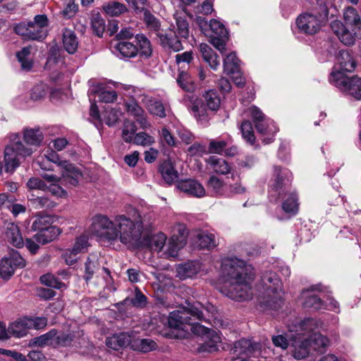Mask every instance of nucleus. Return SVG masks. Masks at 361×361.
Segmentation results:
<instances>
[{"mask_svg": "<svg viewBox=\"0 0 361 361\" xmlns=\"http://www.w3.org/2000/svg\"><path fill=\"white\" fill-rule=\"evenodd\" d=\"M343 17L345 23L351 27L352 32L355 37L360 39L361 19L357 10L353 7L346 8L343 13Z\"/></svg>", "mask_w": 361, "mask_h": 361, "instance_id": "obj_21", "label": "nucleus"}, {"mask_svg": "<svg viewBox=\"0 0 361 361\" xmlns=\"http://www.w3.org/2000/svg\"><path fill=\"white\" fill-rule=\"evenodd\" d=\"M61 229L54 226L37 232L33 235V238L38 243L44 245L54 240L61 234Z\"/></svg>", "mask_w": 361, "mask_h": 361, "instance_id": "obj_27", "label": "nucleus"}, {"mask_svg": "<svg viewBox=\"0 0 361 361\" xmlns=\"http://www.w3.org/2000/svg\"><path fill=\"white\" fill-rule=\"evenodd\" d=\"M130 340L131 338L128 334L120 333L108 337L106 340V345L113 350H118L121 348L130 345Z\"/></svg>", "mask_w": 361, "mask_h": 361, "instance_id": "obj_26", "label": "nucleus"}, {"mask_svg": "<svg viewBox=\"0 0 361 361\" xmlns=\"http://www.w3.org/2000/svg\"><path fill=\"white\" fill-rule=\"evenodd\" d=\"M63 45H78L75 33L71 29L65 28L62 34Z\"/></svg>", "mask_w": 361, "mask_h": 361, "instance_id": "obj_59", "label": "nucleus"}, {"mask_svg": "<svg viewBox=\"0 0 361 361\" xmlns=\"http://www.w3.org/2000/svg\"><path fill=\"white\" fill-rule=\"evenodd\" d=\"M227 146V142L224 140H212L209 142L208 150L210 153L221 154Z\"/></svg>", "mask_w": 361, "mask_h": 361, "instance_id": "obj_62", "label": "nucleus"}, {"mask_svg": "<svg viewBox=\"0 0 361 361\" xmlns=\"http://www.w3.org/2000/svg\"><path fill=\"white\" fill-rule=\"evenodd\" d=\"M290 331H295V334L292 336L293 357L298 360L306 357L311 350L307 331H301L299 324L295 326V329H290Z\"/></svg>", "mask_w": 361, "mask_h": 361, "instance_id": "obj_12", "label": "nucleus"}, {"mask_svg": "<svg viewBox=\"0 0 361 361\" xmlns=\"http://www.w3.org/2000/svg\"><path fill=\"white\" fill-rule=\"evenodd\" d=\"M6 236L8 241L14 247H22L24 245L23 237L20 233L18 226L13 224L9 223L6 227Z\"/></svg>", "mask_w": 361, "mask_h": 361, "instance_id": "obj_30", "label": "nucleus"}, {"mask_svg": "<svg viewBox=\"0 0 361 361\" xmlns=\"http://www.w3.org/2000/svg\"><path fill=\"white\" fill-rule=\"evenodd\" d=\"M99 100L104 103H111L116 100L117 93L114 90H99L98 92Z\"/></svg>", "mask_w": 361, "mask_h": 361, "instance_id": "obj_60", "label": "nucleus"}, {"mask_svg": "<svg viewBox=\"0 0 361 361\" xmlns=\"http://www.w3.org/2000/svg\"><path fill=\"white\" fill-rule=\"evenodd\" d=\"M221 338L218 332L204 327V352H214L219 349Z\"/></svg>", "mask_w": 361, "mask_h": 361, "instance_id": "obj_28", "label": "nucleus"}, {"mask_svg": "<svg viewBox=\"0 0 361 361\" xmlns=\"http://www.w3.org/2000/svg\"><path fill=\"white\" fill-rule=\"evenodd\" d=\"M105 13L109 16H119L128 11L126 6L122 3L111 1L102 6Z\"/></svg>", "mask_w": 361, "mask_h": 361, "instance_id": "obj_37", "label": "nucleus"}, {"mask_svg": "<svg viewBox=\"0 0 361 361\" xmlns=\"http://www.w3.org/2000/svg\"><path fill=\"white\" fill-rule=\"evenodd\" d=\"M49 20L45 14L36 15L33 21L22 22L15 27V32L25 40L41 41L47 35Z\"/></svg>", "mask_w": 361, "mask_h": 361, "instance_id": "obj_5", "label": "nucleus"}, {"mask_svg": "<svg viewBox=\"0 0 361 361\" xmlns=\"http://www.w3.org/2000/svg\"><path fill=\"white\" fill-rule=\"evenodd\" d=\"M81 334L78 332L61 333L54 337V345L59 347H67L73 345L77 343V338L80 337Z\"/></svg>", "mask_w": 361, "mask_h": 361, "instance_id": "obj_31", "label": "nucleus"}, {"mask_svg": "<svg viewBox=\"0 0 361 361\" xmlns=\"http://www.w3.org/2000/svg\"><path fill=\"white\" fill-rule=\"evenodd\" d=\"M147 301V298L144 295L140 290L136 289L135 296L130 299L127 298L125 300L126 304H128V302H130L135 307H143L145 305Z\"/></svg>", "mask_w": 361, "mask_h": 361, "instance_id": "obj_61", "label": "nucleus"}, {"mask_svg": "<svg viewBox=\"0 0 361 361\" xmlns=\"http://www.w3.org/2000/svg\"><path fill=\"white\" fill-rule=\"evenodd\" d=\"M261 348L262 345L259 343L243 338L235 343L233 350L236 356L244 355L249 357H256L261 354Z\"/></svg>", "mask_w": 361, "mask_h": 361, "instance_id": "obj_18", "label": "nucleus"}, {"mask_svg": "<svg viewBox=\"0 0 361 361\" xmlns=\"http://www.w3.org/2000/svg\"><path fill=\"white\" fill-rule=\"evenodd\" d=\"M329 81L342 92L361 100V78L358 76L348 77L345 73L331 72Z\"/></svg>", "mask_w": 361, "mask_h": 361, "instance_id": "obj_7", "label": "nucleus"}, {"mask_svg": "<svg viewBox=\"0 0 361 361\" xmlns=\"http://www.w3.org/2000/svg\"><path fill=\"white\" fill-rule=\"evenodd\" d=\"M130 347L134 350L146 353L156 350L158 345L151 338H136L130 340Z\"/></svg>", "mask_w": 361, "mask_h": 361, "instance_id": "obj_32", "label": "nucleus"}, {"mask_svg": "<svg viewBox=\"0 0 361 361\" xmlns=\"http://www.w3.org/2000/svg\"><path fill=\"white\" fill-rule=\"evenodd\" d=\"M91 221V232L102 240L112 243L119 239L128 247L140 244L143 225L139 214L133 220L125 215H117L111 220L106 215L97 214Z\"/></svg>", "mask_w": 361, "mask_h": 361, "instance_id": "obj_1", "label": "nucleus"}, {"mask_svg": "<svg viewBox=\"0 0 361 361\" xmlns=\"http://www.w3.org/2000/svg\"><path fill=\"white\" fill-rule=\"evenodd\" d=\"M27 187L29 190H39L46 191L48 189L47 185L44 181L39 178H30L27 182Z\"/></svg>", "mask_w": 361, "mask_h": 361, "instance_id": "obj_58", "label": "nucleus"}, {"mask_svg": "<svg viewBox=\"0 0 361 361\" xmlns=\"http://www.w3.org/2000/svg\"><path fill=\"white\" fill-rule=\"evenodd\" d=\"M32 155L30 147H25L20 140L13 141L5 147L4 152V171L13 173L21 164V159H25Z\"/></svg>", "mask_w": 361, "mask_h": 361, "instance_id": "obj_6", "label": "nucleus"}, {"mask_svg": "<svg viewBox=\"0 0 361 361\" xmlns=\"http://www.w3.org/2000/svg\"><path fill=\"white\" fill-rule=\"evenodd\" d=\"M210 168L216 173L227 174L231 171L229 164L224 159L216 156H212L207 160Z\"/></svg>", "mask_w": 361, "mask_h": 361, "instance_id": "obj_36", "label": "nucleus"}, {"mask_svg": "<svg viewBox=\"0 0 361 361\" xmlns=\"http://www.w3.org/2000/svg\"><path fill=\"white\" fill-rule=\"evenodd\" d=\"M240 130L243 138L250 145H253L255 141V136L252 123L249 121H244L240 126Z\"/></svg>", "mask_w": 361, "mask_h": 361, "instance_id": "obj_53", "label": "nucleus"}, {"mask_svg": "<svg viewBox=\"0 0 361 361\" xmlns=\"http://www.w3.org/2000/svg\"><path fill=\"white\" fill-rule=\"evenodd\" d=\"M136 13H144V21L147 26L154 30H159L160 27L159 21L155 18L149 10L145 9L143 7L135 6Z\"/></svg>", "mask_w": 361, "mask_h": 361, "instance_id": "obj_43", "label": "nucleus"}, {"mask_svg": "<svg viewBox=\"0 0 361 361\" xmlns=\"http://www.w3.org/2000/svg\"><path fill=\"white\" fill-rule=\"evenodd\" d=\"M44 158L49 161L56 164L62 169L63 178L70 185L73 186L78 185L80 178L82 177V173L76 166L66 160H61L59 154L52 149H48L46 152Z\"/></svg>", "mask_w": 361, "mask_h": 361, "instance_id": "obj_9", "label": "nucleus"}, {"mask_svg": "<svg viewBox=\"0 0 361 361\" xmlns=\"http://www.w3.org/2000/svg\"><path fill=\"white\" fill-rule=\"evenodd\" d=\"M111 52L121 59H126L137 56V47H110Z\"/></svg>", "mask_w": 361, "mask_h": 361, "instance_id": "obj_39", "label": "nucleus"}, {"mask_svg": "<svg viewBox=\"0 0 361 361\" xmlns=\"http://www.w3.org/2000/svg\"><path fill=\"white\" fill-rule=\"evenodd\" d=\"M331 28L343 45H353L357 39L353 32H350L340 20H333Z\"/></svg>", "mask_w": 361, "mask_h": 361, "instance_id": "obj_20", "label": "nucleus"}, {"mask_svg": "<svg viewBox=\"0 0 361 361\" xmlns=\"http://www.w3.org/2000/svg\"><path fill=\"white\" fill-rule=\"evenodd\" d=\"M292 174L290 171L279 166L273 168L270 181V194L276 200L283 197L290 191Z\"/></svg>", "mask_w": 361, "mask_h": 361, "instance_id": "obj_8", "label": "nucleus"}, {"mask_svg": "<svg viewBox=\"0 0 361 361\" xmlns=\"http://www.w3.org/2000/svg\"><path fill=\"white\" fill-rule=\"evenodd\" d=\"M163 180L169 185L176 182L178 178V171L170 161H164L159 167Z\"/></svg>", "mask_w": 361, "mask_h": 361, "instance_id": "obj_29", "label": "nucleus"}, {"mask_svg": "<svg viewBox=\"0 0 361 361\" xmlns=\"http://www.w3.org/2000/svg\"><path fill=\"white\" fill-rule=\"evenodd\" d=\"M219 244V240L214 231H204V250L209 251L215 249Z\"/></svg>", "mask_w": 361, "mask_h": 361, "instance_id": "obj_54", "label": "nucleus"}, {"mask_svg": "<svg viewBox=\"0 0 361 361\" xmlns=\"http://www.w3.org/2000/svg\"><path fill=\"white\" fill-rule=\"evenodd\" d=\"M29 329H42L47 325V318L44 317L26 318Z\"/></svg>", "mask_w": 361, "mask_h": 361, "instance_id": "obj_64", "label": "nucleus"}, {"mask_svg": "<svg viewBox=\"0 0 361 361\" xmlns=\"http://www.w3.org/2000/svg\"><path fill=\"white\" fill-rule=\"evenodd\" d=\"M174 16L179 36L183 38H187L189 35V24L186 15L184 13H176Z\"/></svg>", "mask_w": 361, "mask_h": 361, "instance_id": "obj_42", "label": "nucleus"}, {"mask_svg": "<svg viewBox=\"0 0 361 361\" xmlns=\"http://www.w3.org/2000/svg\"><path fill=\"white\" fill-rule=\"evenodd\" d=\"M240 61L235 52L227 54L224 59V71L227 75H231L234 71L240 70Z\"/></svg>", "mask_w": 361, "mask_h": 361, "instance_id": "obj_38", "label": "nucleus"}, {"mask_svg": "<svg viewBox=\"0 0 361 361\" xmlns=\"http://www.w3.org/2000/svg\"><path fill=\"white\" fill-rule=\"evenodd\" d=\"M132 142L137 145L148 146L154 142V138L152 136L142 132L138 133L135 135Z\"/></svg>", "mask_w": 361, "mask_h": 361, "instance_id": "obj_56", "label": "nucleus"}, {"mask_svg": "<svg viewBox=\"0 0 361 361\" xmlns=\"http://www.w3.org/2000/svg\"><path fill=\"white\" fill-rule=\"evenodd\" d=\"M51 224L52 219L50 216H37L32 224L31 228L33 231L39 232L49 227H53L54 226H51Z\"/></svg>", "mask_w": 361, "mask_h": 361, "instance_id": "obj_47", "label": "nucleus"}, {"mask_svg": "<svg viewBox=\"0 0 361 361\" xmlns=\"http://www.w3.org/2000/svg\"><path fill=\"white\" fill-rule=\"evenodd\" d=\"M264 296L262 301L266 306L277 310L283 304L282 283L275 272L267 271L261 278Z\"/></svg>", "mask_w": 361, "mask_h": 361, "instance_id": "obj_4", "label": "nucleus"}, {"mask_svg": "<svg viewBox=\"0 0 361 361\" xmlns=\"http://www.w3.org/2000/svg\"><path fill=\"white\" fill-rule=\"evenodd\" d=\"M317 327V323L313 319H305L299 324L300 330L307 331L310 349L318 353H323L326 351L329 341L321 334L313 332Z\"/></svg>", "mask_w": 361, "mask_h": 361, "instance_id": "obj_10", "label": "nucleus"}, {"mask_svg": "<svg viewBox=\"0 0 361 361\" xmlns=\"http://www.w3.org/2000/svg\"><path fill=\"white\" fill-rule=\"evenodd\" d=\"M202 312L197 308H180L170 313L168 322L171 328L181 330V336L195 335L202 336L203 326L202 324Z\"/></svg>", "mask_w": 361, "mask_h": 361, "instance_id": "obj_3", "label": "nucleus"}, {"mask_svg": "<svg viewBox=\"0 0 361 361\" xmlns=\"http://www.w3.org/2000/svg\"><path fill=\"white\" fill-rule=\"evenodd\" d=\"M137 131L136 125L133 121L126 120L122 129V138L126 142H132Z\"/></svg>", "mask_w": 361, "mask_h": 361, "instance_id": "obj_48", "label": "nucleus"}, {"mask_svg": "<svg viewBox=\"0 0 361 361\" xmlns=\"http://www.w3.org/2000/svg\"><path fill=\"white\" fill-rule=\"evenodd\" d=\"M286 195L288 197L283 202V209L287 213L295 214L298 210L297 195L290 191Z\"/></svg>", "mask_w": 361, "mask_h": 361, "instance_id": "obj_52", "label": "nucleus"}, {"mask_svg": "<svg viewBox=\"0 0 361 361\" xmlns=\"http://www.w3.org/2000/svg\"><path fill=\"white\" fill-rule=\"evenodd\" d=\"M77 48L78 47H51L49 52L45 68L49 70L54 68L56 66L62 65L66 53L73 54L76 53Z\"/></svg>", "mask_w": 361, "mask_h": 361, "instance_id": "obj_17", "label": "nucleus"}, {"mask_svg": "<svg viewBox=\"0 0 361 361\" xmlns=\"http://www.w3.org/2000/svg\"><path fill=\"white\" fill-rule=\"evenodd\" d=\"M296 25L300 32L307 35H314L320 30L322 21L317 16L306 13L298 17Z\"/></svg>", "mask_w": 361, "mask_h": 361, "instance_id": "obj_16", "label": "nucleus"}, {"mask_svg": "<svg viewBox=\"0 0 361 361\" xmlns=\"http://www.w3.org/2000/svg\"><path fill=\"white\" fill-rule=\"evenodd\" d=\"M184 243L177 235H173L168 243L167 250L163 253L166 258L175 257L178 255V250L183 247Z\"/></svg>", "mask_w": 361, "mask_h": 361, "instance_id": "obj_40", "label": "nucleus"}, {"mask_svg": "<svg viewBox=\"0 0 361 361\" xmlns=\"http://www.w3.org/2000/svg\"><path fill=\"white\" fill-rule=\"evenodd\" d=\"M91 26L93 32L99 37H102L104 32L106 26L104 20L99 13L92 16L91 19Z\"/></svg>", "mask_w": 361, "mask_h": 361, "instance_id": "obj_50", "label": "nucleus"}, {"mask_svg": "<svg viewBox=\"0 0 361 361\" xmlns=\"http://www.w3.org/2000/svg\"><path fill=\"white\" fill-rule=\"evenodd\" d=\"M125 106L127 112L135 118L144 113V110L135 100L126 102Z\"/></svg>", "mask_w": 361, "mask_h": 361, "instance_id": "obj_63", "label": "nucleus"}, {"mask_svg": "<svg viewBox=\"0 0 361 361\" xmlns=\"http://www.w3.org/2000/svg\"><path fill=\"white\" fill-rule=\"evenodd\" d=\"M31 204L35 209H49L55 207L56 204L47 197H35L31 194L28 198Z\"/></svg>", "mask_w": 361, "mask_h": 361, "instance_id": "obj_46", "label": "nucleus"}, {"mask_svg": "<svg viewBox=\"0 0 361 361\" xmlns=\"http://www.w3.org/2000/svg\"><path fill=\"white\" fill-rule=\"evenodd\" d=\"M16 58L20 63L22 70L25 71L31 70L33 65V57L30 47H24L20 51L16 52Z\"/></svg>", "mask_w": 361, "mask_h": 361, "instance_id": "obj_35", "label": "nucleus"}, {"mask_svg": "<svg viewBox=\"0 0 361 361\" xmlns=\"http://www.w3.org/2000/svg\"><path fill=\"white\" fill-rule=\"evenodd\" d=\"M25 267V261L18 251L12 250L0 261V276L7 280L12 276L17 268Z\"/></svg>", "mask_w": 361, "mask_h": 361, "instance_id": "obj_11", "label": "nucleus"}, {"mask_svg": "<svg viewBox=\"0 0 361 361\" xmlns=\"http://www.w3.org/2000/svg\"><path fill=\"white\" fill-rule=\"evenodd\" d=\"M47 93V87L44 83L35 85L31 90L30 98L33 101H39L45 97Z\"/></svg>", "mask_w": 361, "mask_h": 361, "instance_id": "obj_55", "label": "nucleus"}, {"mask_svg": "<svg viewBox=\"0 0 361 361\" xmlns=\"http://www.w3.org/2000/svg\"><path fill=\"white\" fill-rule=\"evenodd\" d=\"M202 269V263L199 260H192L179 264L176 268L177 276L182 280L191 278L196 275Z\"/></svg>", "mask_w": 361, "mask_h": 361, "instance_id": "obj_22", "label": "nucleus"}, {"mask_svg": "<svg viewBox=\"0 0 361 361\" xmlns=\"http://www.w3.org/2000/svg\"><path fill=\"white\" fill-rule=\"evenodd\" d=\"M314 290H319L318 287H312L302 293V297L304 299L303 306L307 308H313L314 310L323 309L324 303L316 294L313 293Z\"/></svg>", "mask_w": 361, "mask_h": 361, "instance_id": "obj_24", "label": "nucleus"}, {"mask_svg": "<svg viewBox=\"0 0 361 361\" xmlns=\"http://www.w3.org/2000/svg\"><path fill=\"white\" fill-rule=\"evenodd\" d=\"M44 138V133L39 127L26 128L23 130V140L25 144V146L31 148L32 154L36 148L42 145Z\"/></svg>", "mask_w": 361, "mask_h": 361, "instance_id": "obj_19", "label": "nucleus"}, {"mask_svg": "<svg viewBox=\"0 0 361 361\" xmlns=\"http://www.w3.org/2000/svg\"><path fill=\"white\" fill-rule=\"evenodd\" d=\"M177 188L190 195L201 197L203 195V188L197 180L193 179L182 180L178 183Z\"/></svg>", "mask_w": 361, "mask_h": 361, "instance_id": "obj_23", "label": "nucleus"}, {"mask_svg": "<svg viewBox=\"0 0 361 361\" xmlns=\"http://www.w3.org/2000/svg\"><path fill=\"white\" fill-rule=\"evenodd\" d=\"M56 335V331L54 329L51 330L50 331L40 336L34 338L31 341L32 345H37V346H44L45 345L51 344L54 345L52 342H54V337Z\"/></svg>", "mask_w": 361, "mask_h": 361, "instance_id": "obj_49", "label": "nucleus"}, {"mask_svg": "<svg viewBox=\"0 0 361 361\" xmlns=\"http://www.w3.org/2000/svg\"><path fill=\"white\" fill-rule=\"evenodd\" d=\"M42 283L56 289H61L66 287L63 282L59 281L54 275L51 274H47L40 277Z\"/></svg>", "mask_w": 361, "mask_h": 361, "instance_id": "obj_51", "label": "nucleus"}, {"mask_svg": "<svg viewBox=\"0 0 361 361\" xmlns=\"http://www.w3.org/2000/svg\"><path fill=\"white\" fill-rule=\"evenodd\" d=\"M221 103L220 97L215 90H210L204 94V104L207 108L212 111H216L219 109Z\"/></svg>", "mask_w": 361, "mask_h": 361, "instance_id": "obj_44", "label": "nucleus"}, {"mask_svg": "<svg viewBox=\"0 0 361 361\" xmlns=\"http://www.w3.org/2000/svg\"><path fill=\"white\" fill-rule=\"evenodd\" d=\"M255 126L257 132L263 135H274L278 131V128L275 126L274 123L266 118L264 121L255 123Z\"/></svg>", "mask_w": 361, "mask_h": 361, "instance_id": "obj_45", "label": "nucleus"}, {"mask_svg": "<svg viewBox=\"0 0 361 361\" xmlns=\"http://www.w3.org/2000/svg\"><path fill=\"white\" fill-rule=\"evenodd\" d=\"M254 268L237 257L224 259L221 263L222 291L229 298L245 301L252 298V283L255 279Z\"/></svg>", "mask_w": 361, "mask_h": 361, "instance_id": "obj_2", "label": "nucleus"}, {"mask_svg": "<svg viewBox=\"0 0 361 361\" xmlns=\"http://www.w3.org/2000/svg\"><path fill=\"white\" fill-rule=\"evenodd\" d=\"M88 239L87 235H80L75 238L73 246L66 250L63 254V258L67 264H74L78 259V255L87 252L90 246Z\"/></svg>", "mask_w": 361, "mask_h": 361, "instance_id": "obj_14", "label": "nucleus"}, {"mask_svg": "<svg viewBox=\"0 0 361 361\" xmlns=\"http://www.w3.org/2000/svg\"><path fill=\"white\" fill-rule=\"evenodd\" d=\"M121 111L119 109L107 107L102 113V122L104 121L107 126H113L119 120Z\"/></svg>", "mask_w": 361, "mask_h": 361, "instance_id": "obj_41", "label": "nucleus"}, {"mask_svg": "<svg viewBox=\"0 0 361 361\" xmlns=\"http://www.w3.org/2000/svg\"><path fill=\"white\" fill-rule=\"evenodd\" d=\"M336 62L332 72L352 73L356 67L354 56L348 49H341L336 54Z\"/></svg>", "mask_w": 361, "mask_h": 361, "instance_id": "obj_15", "label": "nucleus"}, {"mask_svg": "<svg viewBox=\"0 0 361 361\" xmlns=\"http://www.w3.org/2000/svg\"><path fill=\"white\" fill-rule=\"evenodd\" d=\"M212 45H225L228 40V32L220 21L212 19L209 21V29L204 32Z\"/></svg>", "mask_w": 361, "mask_h": 361, "instance_id": "obj_13", "label": "nucleus"}, {"mask_svg": "<svg viewBox=\"0 0 361 361\" xmlns=\"http://www.w3.org/2000/svg\"><path fill=\"white\" fill-rule=\"evenodd\" d=\"M142 102L151 114L160 118H164L166 116V108L160 101H158L152 97L144 95L142 99Z\"/></svg>", "mask_w": 361, "mask_h": 361, "instance_id": "obj_25", "label": "nucleus"}, {"mask_svg": "<svg viewBox=\"0 0 361 361\" xmlns=\"http://www.w3.org/2000/svg\"><path fill=\"white\" fill-rule=\"evenodd\" d=\"M28 329L29 326L26 318L11 323L8 328L9 334L16 338L26 336Z\"/></svg>", "mask_w": 361, "mask_h": 361, "instance_id": "obj_34", "label": "nucleus"}, {"mask_svg": "<svg viewBox=\"0 0 361 361\" xmlns=\"http://www.w3.org/2000/svg\"><path fill=\"white\" fill-rule=\"evenodd\" d=\"M98 267V262L95 259L88 258L85 264V279L88 281L92 278L95 270Z\"/></svg>", "mask_w": 361, "mask_h": 361, "instance_id": "obj_57", "label": "nucleus"}, {"mask_svg": "<svg viewBox=\"0 0 361 361\" xmlns=\"http://www.w3.org/2000/svg\"><path fill=\"white\" fill-rule=\"evenodd\" d=\"M145 244L152 251L159 252L162 250L166 241V235L159 233L144 239Z\"/></svg>", "mask_w": 361, "mask_h": 361, "instance_id": "obj_33", "label": "nucleus"}]
</instances>
